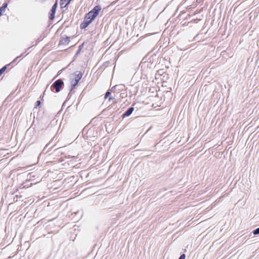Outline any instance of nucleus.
Returning a JSON list of instances; mask_svg holds the SVG:
<instances>
[{
    "mask_svg": "<svg viewBox=\"0 0 259 259\" xmlns=\"http://www.w3.org/2000/svg\"><path fill=\"white\" fill-rule=\"evenodd\" d=\"M72 76L73 78H70V83H71V89L70 92H72L73 90L75 88L79 80L82 77L83 74L79 71H77L74 72L72 74Z\"/></svg>",
    "mask_w": 259,
    "mask_h": 259,
    "instance_id": "1",
    "label": "nucleus"
},
{
    "mask_svg": "<svg viewBox=\"0 0 259 259\" xmlns=\"http://www.w3.org/2000/svg\"><path fill=\"white\" fill-rule=\"evenodd\" d=\"M64 85V81L62 79H58L55 81L51 87V91L55 90L56 93H59Z\"/></svg>",
    "mask_w": 259,
    "mask_h": 259,
    "instance_id": "2",
    "label": "nucleus"
},
{
    "mask_svg": "<svg viewBox=\"0 0 259 259\" xmlns=\"http://www.w3.org/2000/svg\"><path fill=\"white\" fill-rule=\"evenodd\" d=\"M96 17H84L83 21L80 25L81 29L87 28L95 19Z\"/></svg>",
    "mask_w": 259,
    "mask_h": 259,
    "instance_id": "3",
    "label": "nucleus"
},
{
    "mask_svg": "<svg viewBox=\"0 0 259 259\" xmlns=\"http://www.w3.org/2000/svg\"><path fill=\"white\" fill-rule=\"evenodd\" d=\"M101 10V7L100 5H97L89 13L85 14L84 16H98Z\"/></svg>",
    "mask_w": 259,
    "mask_h": 259,
    "instance_id": "4",
    "label": "nucleus"
},
{
    "mask_svg": "<svg viewBox=\"0 0 259 259\" xmlns=\"http://www.w3.org/2000/svg\"><path fill=\"white\" fill-rule=\"evenodd\" d=\"M70 37L66 35H62L60 37L59 45L60 46H66L69 44L70 41Z\"/></svg>",
    "mask_w": 259,
    "mask_h": 259,
    "instance_id": "5",
    "label": "nucleus"
},
{
    "mask_svg": "<svg viewBox=\"0 0 259 259\" xmlns=\"http://www.w3.org/2000/svg\"><path fill=\"white\" fill-rule=\"evenodd\" d=\"M71 0H60V5L61 9H62V13L67 9L66 7L70 4Z\"/></svg>",
    "mask_w": 259,
    "mask_h": 259,
    "instance_id": "6",
    "label": "nucleus"
},
{
    "mask_svg": "<svg viewBox=\"0 0 259 259\" xmlns=\"http://www.w3.org/2000/svg\"><path fill=\"white\" fill-rule=\"evenodd\" d=\"M134 108L133 107H130V108H128L126 111H125L122 115V117L123 118H125L126 117H128L130 116L132 113H133V112L134 111Z\"/></svg>",
    "mask_w": 259,
    "mask_h": 259,
    "instance_id": "7",
    "label": "nucleus"
},
{
    "mask_svg": "<svg viewBox=\"0 0 259 259\" xmlns=\"http://www.w3.org/2000/svg\"><path fill=\"white\" fill-rule=\"evenodd\" d=\"M124 85L123 84H117L112 87L111 89V92H115V91H120L124 90Z\"/></svg>",
    "mask_w": 259,
    "mask_h": 259,
    "instance_id": "8",
    "label": "nucleus"
},
{
    "mask_svg": "<svg viewBox=\"0 0 259 259\" xmlns=\"http://www.w3.org/2000/svg\"><path fill=\"white\" fill-rule=\"evenodd\" d=\"M57 6L58 3L57 2H56L53 5L49 12V16H55Z\"/></svg>",
    "mask_w": 259,
    "mask_h": 259,
    "instance_id": "9",
    "label": "nucleus"
},
{
    "mask_svg": "<svg viewBox=\"0 0 259 259\" xmlns=\"http://www.w3.org/2000/svg\"><path fill=\"white\" fill-rule=\"evenodd\" d=\"M51 143H52V141H51L49 143H48L46 145V146L45 147V148L42 150V153H44V154L47 153L48 152H49L50 151V149L53 147V146L50 147Z\"/></svg>",
    "mask_w": 259,
    "mask_h": 259,
    "instance_id": "10",
    "label": "nucleus"
},
{
    "mask_svg": "<svg viewBox=\"0 0 259 259\" xmlns=\"http://www.w3.org/2000/svg\"><path fill=\"white\" fill-rule=\"evenodd\" d=\"M200 20H201V19H198V18L193 19L190 20V21H188L187 22V24H186L187 22H185V23H183L182 25L183 26H185V25H188L189 24H191L193 23H197Z\"/></svg>",
    "mask_w": 259,
    "mask_h": 259,
    "instance_id": "11",
    "label": "nucleus"
},
{
    "mask_svg": "<svg viewBox=\"0 0 259 259\" xmlns=\"http://www.w3.org/2000/svg\"><path fill=\"white\" fill-rule=\"evenodd\" d=\"M7 6L8 3H3L2 7L0 8V16H1L3 14V12L6 10V9L7 8Z\"/></svg>",
    "mask_w": 259,
    "mask_h": 259,
    "instance_id": "12",
    "label": "nucleus"
},
{
    "mask_svg": "<svg viewBox=\"0 0 259 259\" xmlns=\"http://www.w3.org/2000/svg\"><path fill=\"white\" fill-rule=\"evenodd\" d=\"M9 65H6L0 69V76L5 71Z\"/></svg>",
    "mask_w": 259,
    "mask_h": 259,
    "instance_id": "13",
    "label": "nucleus"
},
{
    "mask_svg": "<svg viewBox=\"0 0 259 259\" xmlns=\"http://www.w3.org/2000/svg\"><path fill=\"white\" fill-rule=\"evenodd\" d=\"M83 46H84L83 44H82L80 45H79V46L78 47V49L77 51V52H76V55H78V54L80 53L81 50L83 49Z\"/></svg>",
    "mask_w": 259,
    "mask_h": 259,
    "instance_id": "14",
    "label": "nucleus"
},
{
    "mask_svg": "<svg viewBox=\"0 0 259 259\" xmlns=\"http://www.w3.org/2000/svg\"><path fill=\"white\" fill-rule=\"evenodd\" d=\"M21 197H22L21 195H16L13 198V201L17 202V201H18V199L21 198Z\"/></svg>",
    "mask_w": 259,
    "mask_h": 259,
    "instance_id": "15",
    "label": "nucleus"
},
{
    "mask_svg": "<svg viewBox=\"0 0 259 259\" xmlns=\"http://www.w3.org/2000/svg\"><path fill=\"white\" fill-rule=\"evenodd\" d=\"M175 21H177V20L176 19V17H170V18L167 21V23H174Z\"/></svg>",
    "mask_w": 259,
    "mask_h": 259,
    "instance_id": "16",
    "label": "nucleus"
},
{
    "mask_svg": "<svg viewBox=\"0 0 259 259\" xmlns=\"http://www.w3.org/2000/svg\"><path fill=\"white\" fill-rule=\"evenodd\" d=\"M252 233L254 235H256L259 234V227L255 229L252 231Z\"/></svg>",
    "mask_w": 259,
    "mask_h": 259,
    "instance_id": "17",
    "label": "nucleus"
},
{
    "mask_svg": "<svg viewBox=\"0 0 259 259\" xmlns=\"http://www.w3.org/2000/svg\"><path fill=\"white\" fill-rule=\"evenodd\" d=\"M111 91H110V90H108V91H107V92H106V93H105V97H104V98H105V99L107 98L109 96V95L111 94Z\"/></svg>",
    "mask_w": 259,
    "mask_h": 259,
    "instance_id": "18",
    "label": "nucleus"
},
{
    "mask_svg": "<svg viewBox=\"0 0 259 259\" xmlns=\"http://www.w3.org/2000/svg\"><path fill=\"white\" fill-rule=\"evenodd\" d=\"M55 18H56V17H49V22L50 25V24H51L52 23L53 20H54Z\"/></svg>",
    "mask_w": 259,
    "mask_h": 259,
    "instance_id": "19",
    "label": "nucleus"
},
{
    "mask_svg": "<svg viewBox=\"0 0 259 259\" xmlns=\"http://www.w3.org/2000/svg\"><path fill=\"white\" fill-rule=\"evenodd\" d=\"M186 258V255L184 253L182 254L178 259H185Z\"/></svg>",
    "mask_w": 259,
    "mask_h": 259,
    "instance_id": "20",
    "label": "nucleus"
},
{
    "mask_svg": "<svg viewBox=\"0 0 259 259\" xmlns=\"http://www.w3.org/2000/svg\"><path fill=\"white\" fill-rule=\"evenodd\" d=\"M92 131H93L92 129H90V130H89L88 131V132H87V135H88L87 137H88L89 136H91V134L92 132Z\"/></svg>",
    "mask_w": 259,
    "mask_h": 259,
    "instance_id": "21",
    "label": "nucleus"
},
{
    "mask_svg": "<svg viewBox=\"0 0 259 259\" xmlns=\"http://www.w3.org/2000/svg\"><path fill=\"white\" fill-rule=\"evenodd\" d=\"M40 105V101L37 100L35 103V107L39 106Z\"/></svg>",
    "mask_w": 259,
    "mask_h": 259,
    "instance_id": "22",
    "label": "nucleus"
},
{
    "mask_svg": "<svg viewBox=\"0 0 259 259\" xmlns=\"http://www.w3.org/2000/svg\"><path fill=\"white\" fill-rule=\"evenodd\" d=\"M71 97V92H70V91L69 94H68L66 100H69L70 99Z\"/></svg>",
    "mask_w": 259,
    "mask_h": 259,
    "instance_id": "23",
    "label": "nucleus"
},
{
    "mask_svg": "<svg viewBox=\"0 0 259 259\" xmlns=\"http://www.w3.org/2000/svg\"><path fill=\"white\" fill-rule=\"evenodd\" d=\"M24 53L22 54L20 56L17 57L13 61V62L16 61L18 58H19L20 57L22 56Z\"/></svg>",
    "mask_w": 259,
    "mask_h": 259,
    "instance_id": "24",
    "label": "nucleus"
},
{
    "mask_svg": "<svg viewBox=\"0 0 259 259\" xmlns=\"http://www.w3.org/2000/svg\"><path fill=\"white\" fill-rule=\"evenodd\" d=\"M106 12V9H103L102 11V15L104 14Z\"/></svg>",
    "mask_w": 259,
    "mask_h": 259,
    "instance_id": "25",
    "label": "nucleus"
},
{
    "mask_svg": "<svg viewBox=\"0 0 259 259\" xmlns=\"http://www.w3.org/2000/svg\"><path fill=\"white\" fill-rule=\"evenodd\" d=\"M115 100V98L113 97H110L109 98V101H111V100Z\"/></svg>",
    "mask_w": 259,
    "mask_h": 259,
    "instance_id": "26",
    "label": "nucleus"
},
{
    "mask_svg": "<svg viewBox=\"0 0 259 259\" xmlns=\"http://www.w3.org/2000/svg\"><path fill=\"white\" fill-rule=\"evenodd\" d=\"M77 56H78V55H76V54L75 53V54L74 56V60L77 57Z\"/></svg>",
    "mask_w": 259,
    "mask_h": 259,
    "instance_id": "27",
    "label": "nucleus"
},
{
    "mask_svg": "<svg viewBox=\"0 0 259 259\" xmlns=\"http://www.w3.org/2000/svg\"><path fill=\"white\" fill-rule=\"evenodd\" d=\"M77 56H78V55H76V54L75 53V54L74 56V60L77 57Z\"/></svg>",
    "mask_w": 259,
    "mask_h": 259,
    "instance_id": "28",
    "label": "nucleus"
},
{
    "mask_svg": "<svg viewBox=\"0 0 259 259\" xmlns=\"http://www.w3.org/2000/svg\"><path fill=\"white\" fill-rule=\"evenodd\" d=\"M190 18H191L190 17H186V19H187V20L190 19Z\"/></svg>",
    "mask_w": 259,
    "mask_h": 259,
    "instance_id": "29",
    "label": "nucleus"
},
{
    "mask_svg": "<svg viewBox=\"0 0 259 259\" xmlns=\"http://www.w3.org/2000/svg\"><path fill=\"white\" fill-rule=\"evenodd\" d=\"M191 16V15H190V14H187V16L190 17V16Z\"/></svg>",
    "mask_w": 259,
    "mask_h": 259,
    "instance_id": "30",
    "label": "nucleus"
}]
</instances>
